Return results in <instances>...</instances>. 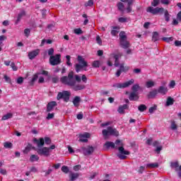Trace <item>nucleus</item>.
I'll return each instance as SVG.
<instances>
[{
  "mask_svg": "<svg viewBox=\"0 0 181 181\" xmlns=\"http://www.w3.org/2000/svg\"><path fill=\"white\" fill-rule=\"evenodd\" d=\"M146 12L152 13V15H158V13L162 15L164 13L165 22H169V21H170V14H169V11H168V10H165V8L162 7L153 8L152 6H149L146 8Z\"/></svg>",
  "mask_w": 181,
  "mask_h": 181,
  "instance_id": "obj_1",
  "label": "nucleus"
},
{
  "mask_svg": "<svg viewBox=\"0 0 181 181\" xmlns=\"http://www.w3.org/2000/svg\"><path fill=\"white\" fill-rule=\"evenodd\" d=\"M61 83L69 86V87H73L76 84V79L74 78V73L71 71L69 73L68 76H62L60 78Z\"/></svg>",
  "mask_w": 181,
  "mask_h": 181,
  "instance_id": "obj_2",
  "label": "nucleus"
},
{
  "mask_svg": "<svg viewBox=\"0 0 181 181\" xmlns=\"http://www.w3.org/2000/svg\"><path fill=\"white\" fill-rule=\"evenodd\" d=\"M78 64L75 65V69L76 73H79V71H81L83 69H85V67L88 66V63L83 58V57L78 55L77 58Z\"/></svg>",
  "mask_w": 181,
  "mask_h": 181,
  "instance_id": "obj_3",
  "label": "nucleus"
},
{
  "mask_svg": "<svg viewBox=\"0 0 181 181\" xmlns=\"http://www.w3.org/2000/svg\"><path fill=\"white\" fill-rule=\"evenodd\" d=\"M102 134L105 137V139H108V135H112L113 136H118L119 135V132L117 131V129L112 128L111 127H108L107 129H103L102 131Z\"/></svg>",
  "mask_w": 181,
  "mask_h": 181,
  "instance_id": "obj_4",
  "label": "nucleus"
},
{
  "mask_svg": "<svg viewBox=\"0 0 181 181\" xmlns=\"http://www.w3.org/2000/svg\"><path fill=\"white\" fill-rule=\"evenodd\" d=\"M120 57V54H112L107 62V65L111 67L112 66V62H115V67H118V66H119V62L118 60H119Z\"/></svg>",
  "mask_w": 181,
  "mask_h": 181,
  "instance_id": "obj_5",
  "label": "nucleus"
},
{
  "mask_svg": "<svg viewBox=\"0 0 181 181\" xmlns=\"http://www.w3.org/2000/svg\"><path fill=\"white\" fill-rule=\"evenodd\" d=\"M35 151L40 156H50V148L47 147H40L36 148Z\"/></svg>",
  "mask_w": 181,
  "mask_h": 181,
  "instance_id": "obj_6",
  "label": "nucleus"
},
{
  "mask_svg": "<svg viewBox=\"0 0 181 181\" xmlns=\"http://www.w3.org/2000/svg\"><path fill=\"white\" fill-rule=\"evenodd\" d=\"M134 83H135V81L134 79H131L129 81L124 82L123 83H115L113 84V87H115V88H127L129 87V86H132Z\"/></svg>",
  "mask_w": 181,
  "mask_h": 181,
  "instance_id": "obj_7",
  "label": "nucleus"
},
{
  "mask_svg": "<svg viewBox=\"0 0 181 181\" xmlns=\"http://www.w3.org/2000/svg\"><path fill=\"white\" fill-rule=\"evenodd\" d=\"M70 92H69L68 90L59 92L57 95V99L62 100V98H63L64 101L68 103L69 100H70Z\"/></svg>",
  "mask_w": 181,
  "mask_h": 181,
  "instance_id": "obj_8",
  "label": "nucleus"
},
{
  "mask_svg": "<svg viewBox=\"0 0 181 181\" xmlns=\"http://www.w3.org/2000/svg\"><path fill=\"white\" fill-rule=\"evenodd\" d=\"M118 151L119 153L117 154V156L119 159H127V156L125 155H129V151H126L125 148H124V146L118 147Z\"/></svg>",
  "mask_w": 181,
  "mask_h": 181,
  "instance_id": "obj_9",
  "label": "nucleus"
},
{
  "mask_svg": "<svg viewBox=\"0 0 181 181\" xmlns=\"http://www.w3.org/2000/svg\"><path fill=\"white\" fill-rule=\"evenodd\" d=\"M81 152L85 156H90L94 152V147L87 146L81 148Z\"/></svg>",
  "mask_w": 181,
  "mask_h": 181,
  "instance_id": "obj_10",
  "label": "nucleus"
},
{
  "mask_svg": "<svg viewBox=\"0 0 181 181\" xmlns=\"http://www.w3.org/2000/svg\"><path fill=\"white\" fill-rule=\"evenodd\" d=\"M60 54H56L55 56H51L49 58V63L51 66H57L60 64Z\"/></svg>",
  "mask_w": 181,
  "mask_h": 181,
  "instance_id": "obj_11",
  "label": "nucleus"
},
{
  "mask_svg": "<svg viewBox=\"0 0 181 181\" xmlns=\"http://www.w3.org/2000/svg\"><path fill=\"white\" fill-rule=\"evenodd\" d=\"M170 168L177 172L178 177H181V165H179V162H172L170 163Z\"/></svg>",
  "mask_w": 181,
  "mask_h": 181,
  "instance_id": "obj_12",
  "label": "nucleus"
},
{
  "mask_svg": "<svg viewBox=\"0 0 181 181\" xmlns=\"http://www.w3.org/2000/svg\"><path fill=\"white\" fill-rule=\"evenodd\" d=\"M129 70V66H124V64H121L119 65V69L116 72V76L119 77L121 76L122 73H125Z\"/></svg>",
  "mask_w": 181,
  "mask_h": 181,
  "instance_id": "obj_13",
  "label": "nucleus"
},
{
  "mask_svg": "<svg viewBox=\"0 0 181 181\" xmlns=\"http://www.w3.org/2000/svg\"><path fill=\"white\" fill-rule=\"evenodd\" d=\"M90 136H91L90 133L85 132L83 134H79V138H80L79 141L81 142H88V138H90Z\"/></svg>",
  "mask_w": 181,
  "mask_h": 181,
  "instance_id": "obj_14",
  "label": "nucleus"
},
{
  "mask_svg": "<svg viewBox=\"0 0 181 181\" xmlns=\"http://www.w3.org/2000/svg\"><path fill=\"white\" fill-rule=\"evenodd\" d=\"M57 105V103L56 101H52L49 103L47 105V112H51L53 111V108Z\"/></svg>",
  "mask_w": 181,
  "mask_h": 181,
  "instance_id": "obj_15",
  "label": "nucleus"
},
{
  "mask_svg": "<svg viewBox=\"0 0 181 181\" xmlns=\"http://www.w3.org/2000/svg\"><path fill=\"white\" fill-rule=\"evenodd\" d=\"M40 50V49H35L28 53V57L30 60H33L37 54H39Z\"/></svg>",
  "mask_w": 181,
  "mask_h": 181,
  "instance_id": "obj_16",
  "label": "nucleus"
},
{
  "mask_svg": "<svg viewBox=\"0 0 181 181\" xmlns=\"http://www.w3.org/2000/svg\"><path fill=\"white\" fill-rule=\"evenodd\" d=\"M139 98V96H138V93L136 92H132L129 94V99L130 101H136Z\"/></svg>",
  "mask_w": 181,
  "mask_h": 181,
  "instance_id": "obj_17",
  "label": "nucleus"
},
{
  "mask_svg": "<svg viewBox=\"0 0 181 181\" xmlns=\"http://www.w3.org/2000/svg\"><path fill=\"white\" fill-rule=\"evenodd\" d=\"M72 88L74 90V91H81V90H84V88H86V86L83 84L75 83Z\"/></svg>",
  "mask_w": 181,
  "mask_h": 181,
  "instance_id": "obj_18",
  "label": "nucleus"
},
{
  "mask_svg": "<svg viewBox=\"0 0 181 181\" xmlns=\"http://www.w3.org/2000/svg\"><path fill=\"white\" fill-rule=\"evenodd\" d=\"M104 148H105L106 149H110V148H112V149H115V144L112 141H106L104 144Z\"/></svg>",
  "mask_w": 181,
  "mask_h": 181,
  "instance_id": "obj_19",
  "label": "nucleus"
},
{
  "mask_svg": "<svg viewBox=\"0 0 181 181\" xmlns=\"http://www.w3.org/2000/svg\"><path fill=\"white\" fill-rule=\"evenodd\" d=\"M23 16H26V11L23 10L18 15L17 20L16 21V25H18V23H19V22H21V19H22V18H23Z\"/></svg>",
  "mask_w": 181,
  "mask_h": 181,
  "instance_id": "obj_20",
  "label": "nucleus"
},
{
  "mask_svg": "<svg viewBox=\"0 0 181 181\" xmlns=\"http://www.w3.org/2000/svg\"><path fill=\"white\" fill-rule=\"evenodd\" d=\"M158 95V90L154 89L150 91L148 94V98L153 99Z\"/></svg>",
  "mask_w": 181,
  "mask_h": 181,
  "instance_id": "obj_21",
  "label": "nucleus"
},
{
  "mask_svg": "<svg viewBox=\"0 0 181 181\" xmlns=\"http://www.w3.org/2000/svg\"><path fill=\"white\" fill-rule=\"evenodd\" d=\"M81 102V98L80 96H75L72 103L74 107H78L80 105V103Z\"/></svg>",
  "mask_w": 181,
  "mask_h": 181,
  "instance_id": "obj_22",
  "label": "nucleus"
},
{
  "mask_svg": "<svg viewBox=\"0 0 181 181\" xmlns=\"http://www.w3.org/2000/svg\"><path fill=\"white\" fill-rule=\"evenodd\" d=\"M34 141L37 144V148H42V146H43V145H45V139L44 138H41V139H40V140L35 139Z\"/></svg>",
  "mask_w": 181,
  "mask_h": 181,
  "instance_id": "obj_23",
  "label": "nucleus"
},
{
  "mask_svg": "<svg viewBox=\"0 0 181 181\" xmlns=\"http://www.w3.org/2000/svg\"><path fill=\"white\" fill-rule=\"evenodd\" d=\"M159 94H162V95H165L166 93H168V88L165 86H160L157 90Z\"/></svg>",
  "mask_w": 181,
  "mask_h": 181,
  "instance_id": "obj_24",
  "label": "nucleus"
},
{
  "mask_svg": "<svg viewBox=\"0 0 181 181\" xmlns=\"http://www.w3.org/2000/svg\"><path fill=\"white\" fill-rule=\"evenodd\" d=\"M125 110H128V105L127 104L119 106L117 111L119 114H124V111H125Z\"/></svg>",
  "mask_w": 181,
  "mask_h": 181,
  "instance_id": "obj_25",
  "label": "nucleus"
},
{
  "mask_svg": "<svg viewBox=\"0 0 181 181\" xmlns=\"http://www.w3.org/2000/svg\"><path fill=\"white\" fill-rule=\"evenodd\" d=\"M119 33V27H112V30H111L112 36H117Z\"/></svg>",
  "mask_w": 181,
  "mask_h": 181,
  "instance_id": "obj_26",
  "label": "nucleus"
},
{
  "mask_svg": "<svg viewBox=\"0 0 181 181\" xmlns=\"http://www.w3.org/2000/svg\"><path fill=\"white\" fill-rule=\"evenodd\" d=\"M146 166L147 168L154 169L155 168H159V164L158 163H148Z\"/></svg>",
  "mask_w": 181,
  "mask_h": 181,
  "instance_id": "obj_27",
  "label": "nucleus"
},
{
  "mask_svg": "<svg viewBox=\"0 0 181 181\" xmlns=\"http://www.w3.org/2000/svg\"><path fill=\"white\" fill-rule=\"evenodd\" d=\"M146 87L147 88H152V87H155V81L150 80L146 82Z\"/></svg>",
  "mask_w": 181,
  "mask_h": 181,
  "instance_id": "obj_28",
  "label": "nucleus"
},
{
  "mask_svg": "<svg viewBox=\"0 0 181 181\" xmlns=\"http://www.w3.org/2000/svg\"><path fill=\"white\" fill-rule=\"evenodd\" d=\"M174 103H175V100L171 97H168L165 103V105L166 107H169L170 105H173Z\"/></svg>",
  "mask_w": 181,
  "mask_h": 181,
  "instance_id": "obj_29",
  "label": "nucleus"
},
{
  "mask_svg": "<svg viewBox=\"0 0 181 181\" xmlns=\"http://www.w3.org/2000/svg\"><path fill=\"white\" fill-rule=\"evenodd\" d=\"M120 45L123 49H128L129 47V43L126 40L120 41Z\"/></svg>",
  "mask_w": 181,
  "mask_h": 181,
  "instance_id": "obj_30",
  "label": "nucleus"
},
{
  "mask_svg": "<svg viewBox=\"0 0 181 181\" xmlns=\"http://www.w3.org/2000/svg\"><path fill=\"white\" fill-rule=\"evenodd\" d=\"M79 175L78 173H72L70 174L69 177L71 181H74L78 177Z\"/></svg>",
  "mask_w": 181,
  "mask_h": 181,
  "instance_id": "obj_31",
  "label": "nucleus"
},
{
  "mask_svg": "<svg viewBox=\"0 0 181 181\" xmlns=\"http://www.w3.org/2000/svg\"><path fill=\"white\" fill-rule=\"evenodd\" d=\"M117 9H119L120 12H124L125 9V6L123 4L122 2L117 3Z\"/></svg>",
  "mask_w": 181,
  "mask_h": 181,
  "instance_id": "obj_32",
  "label": "nucleus"
},
{
  "mask_svg": "<svg viewBox=\"0 0 181 181\" xmlns=\"http://www.w3.org/2000/svg\"><path fill=\"white\" fill-rule=\"evenodd\" d=\"M115 144V149H118V148L121 147V146H124V144L122 143V141L120 140H116Z\"/></svg>",
  "mask_w": 181,
  "mask_h": 181,
  "instance_id": "obj_33",
  "label": "nucleus"
},
{
  "mask_svg": "<svg viewBox=\"0 0 181 181\" xmlns=\"http://www.w3.org/2000/svg\"><path fill=\"white\" fill-rule=\"evenodd\" d=\"M12 117H13V115L12 113H7L2 117L1 120L6 121V119H10V118H12Z\"/></svg>",
  "mask_w": 181,
  "mask_h": 181,
  "instance_id": "obj_34",
  "label": "nucleus"
},
{
  "mask_svg": "<svg viewBox=\"0 0 181 181\" xmlns=\"http://www.w3.org/2000/svg\"><path fill=\"white\" fill-rule=\"evenodd\" d=\"M30 162H37L39 160V157L37 155L33 154L30 157Z\"/></svg>",
  "mask_w": 181,
  "mask_h": 181,
  "instance_id": "obj_35",
  "label": "nucleus"
},
{
  "mask_svg": "<svg viewBox=\"0 0 181 181\" xmlns=\"http://www.w3.org/2000/svg\"><path fill=\"white\" fill-rule=\"evenodd\" d=\"M152 40L153 42H157V40H159V34L158 32H154L153 33Z\"/></svg>",
  "mask_w": 181,
  "mask_h": 181,
  "instance_id": "obj_36",
  "label": "nucleus"
},
{
  "mask_svg": "<svg viewBox=\"0 0 181 181\" xmlns=\"http://www.w3.org/2000/svg\"><path fill=\"white\" fill-rule=\"evenodd\" d=\"M4 146L6 149H12V146H13V145L11 142L6 141L4 143Z\"/></svg>",
  "mask_w": 181,
  "mask_h": 181,
  "instance_id": "obj_37",
  "label": "nucleus"
},
{
  "mask_svg": "<svg viewBox=\"0 0 181 181\" xmlns=\"http://www.w3.org/2000/svg\"><path fill=\"white\" fill-rule=\"evenodd\" d=\"M39 77V74H35L33 76L32 80L30 81V86H33L35 84V81L37 80V78Z\"/></svg>",
  "mask_w": 181,
  "mask_h": 181,
  "instance_id": "obj_38",
  "label": "nucleus"
},
{
  "mask_svg": "<svg viewBox=\"0 0 181 181\" xmlns=\"http://www.w3.org/2000/svg\"><path fill=\"white\" fill-rule=\"evenodd\" d=\"M147 108L148 107L145 105H140L138 107V110H139V111H140V112H144V111H146Z\"/></svg>",
  "mask_w": 181,
  "mask_h": 181,
  "instance_id": "obj_39",
  "label": "nucleus"
},
{
  "mask_svg": "<svg viewBox=\"0 0 181 181\" xmlns=\"http://www.w3.org/2000/svg\"><path fill=\"white\" fill-rule=\"evenodd\" d=\"M100 65H101V63L98 60L94 61L92 63V67H94L95 69L100 67Z\"/></svg>",
  "mask_w": 181,
  "mask_h": 181,
  "instance_id": "obj_40",
  "label": "nucleus"
},
{
  "mask_svg": "<svg viewBox=\"0 0 181 181\" xmlns=\"http://www.w3.org/2000/svg\"><path fill=\"white\" fill-rule=\"evenodd\" d=\"M32 149V146L31 144H28L25 148L23 150V153H29Z\"/></svg>",
  "mask_w": 181,
  "mask_h": 181,
  "instance_id": "obj_41",
  "label": "nucleus"
},
{
  "mask_svg": "<svg viewBox=\"0 0 181 181\" xmlns=\"http://www.w3.org/2000/svg\"><path fill=\"white\" fill-rule=\"evenodd\" d=\"M93 5H94V0H88L84 4V6H86V8H87V6H93Z\"/></svg>",
  "mask_w": 181,
  "mask_h": 181,
  "instance_id": "obj_42",
  "label": "nucleus"
},
{
  "mask_svg": "<svg viewBox=\"0 0 181 181\" xmlns=\"http://www.w3.org/2000/svg\"><path fill=\"white\" fill-rule=\"evenodd\" d=\"M170 129H173V131H176V129H177V124H176L175 121L171 122Z\"/></svg>",
  "mask_w": 181,
  "mask_h": 181,
  "instance_id": "obj_43",
  "label": "nucleus"
},
{
  "mask_svg": "<svg viewBox=\"0 0 181 181\" xmlns=\"http://www.w3.org/2000/svg\"><path fill=\"white\" fill-rule=\"evenodd\" d=\"M119 39H120V42H122V40H125V39H127V35H125L124 32H120Z\"/></svg>",
  "mask_w": 181,
  "mask_h": 181,
  "instance_id": "obj_44",
  "label": "nucleus"
},
{
  "mask_svg": "<svg viewBox=\"0 0 181 181\" xmlns=\"http://www.w3.org/2000/svg\"><path fill=\"white\" fill-rule=\"evenodd\" d=\"M139 84H135L132 87L133 93H136L139 90Z\"/></svg>",
  "mask_w": 181,
  "mask_h": 181,
  "instance_id": "obj_45",
  "label": "nucleus"
},
{
  "mask_svg": "<svg viewBox=\"0 0 181 181\" xmlns=\"http://www.w3.org/2000/svg\"><path fill=\"white\" fill-rule=\"evenodd\" d=\"M163 40L164 42H166L167 43H170V42H173V37H163Z\"/></svg>",
  "mask_w": 181,
  "mask_h": 181,
  "instance_id": "obj_46",
  "label": "nucleus"
},
{
  "mask_svg": "<svg viewBox=\"0 0 181 181\" xmlns=\"http://www.w3.org/2000/svg\"><path fill=\"white\" fill-rule=\"evenodd\" d=\"M74 33H75V35H81L83 30H81V28H76L74 30Z\"/></svg>",
  "mask_w": 181,
  "mask_h": 181,
  "instance_id": "obj_47",
  "label": "nucleus"
},
{
  "mask_svg": "<svg viewBox=\"0 0 181 181\" xmlns=\"http://www.w3.org/2000/svg\"><path fill=\"white\" fill-rule=\"evenodd\" d=\"M156 108H157L156 105H154L153 107H151L149 108L148 112H150V114L153 113V111H156Z\"/></svg>",
  "mask_w": 181,
  "mask_h": 181,
  "instance_id": "obj_48",
  "label": "nucleus"
},
{
  "mask_svg": "<svg viewBox=\"0 0 181 181\" xmlns=\"http://www.w3.org/2000/svg\"><path fill=\"white\" fill-rule=\"evenodd\" d=\"M74 78L75 79V81H77V83H81V77L78 75H74Z\"/></svg>",
  "mask_w": 181,
  "mask_h": 181,
  "instance_id": "obj_49",
  "label": "nucleus"
},
{
  "mask_svg": "<svg viewBox=\"0 0 181 181\" xmlns=\"http://www.w3.org/2000/svg\"><path fill=\"white\" fill-rule=\"evenodd\" d=\"M61 169L64 172V173H68L69 171V167H67L66 165H63Z\"/></svg>",
  "mask_w": 181,
  "mask_h": 181,
  "instance_id": "obj_50",
  "label": "nucleus"
},
{
  "mask_svg": "<svg viewBox=\"0 0 181 181\" xmlns=\"http://www.w3.org/2000/svg\"><path fill=\"white\" fill-rule=\"evenodd\" d=\"M160 0H153L152 2H151V5L152 6H158L159 5V2H160Z\"/></svg>",
  "mask_w": 181,
  "mask_h": 181,
  "instance_id": "obj_51",
  "label": "nucleus"
},
{
  "mask_svg": "<svg viewBox=\"0 0 181 181\" xmlns=\"http://www.w3.org/2000/svg\"><path fill=\"white\" fill-rule=\"evenodd\" d=\"M24 35L26 37H29V35H30V29L27 28L24 30Z\"/></svg>",
  "mask_w": 181,
  "mask_h": 181,
  "instance_id": "obj_52",
  "label": "nucleus"
},
{
  "mask_svg": "<svg viewBox=\"0 0 181 181\" xmlns=\"http://www.w3.org/2000/svg\"><path fill=\"white\" fill-rule=\"evenodd\" d=\"M54 118V113H48L47 119H53Z\"/></svg>",
  "mask_w": 181,
  "mask_h": 181,
  "instance_id": "obj_53",
  "label": "nucleus"
},
{
  "mask_svg": "<svg viewBox=\"0 0 181 181\" xmlns=\"http://www.w3.org/2000/svg\"><path fill=\"white\" fill-rule=\"evenodd\" d=\"M145 170V167L141 165L139 168L138 173L142 174L144 173V171Z\"/></svg>",
  "mask_w": 181,
  "mask_h": 181,
  "instance_id": "obj_54",
  "label": "nucleus"
},
{
  "mask_svg": "<svg viewBox=\"0 0 181 181\" xmlns=\"http://www.w3.org/2000/svg\"><path fill=\"white\" fill-rule=\"evenodd\" d=\"M81 169V165H76L74 166V170L75 172H78V170H80Z\"/></svg>",
  "mask_w": 181,
  "mask_h": 181,
  "instance_id": "obj_55",
  "label": "nucleus"
},
{
  "mask_svg": "<svg viewBox=\"0 0 181 181\" xmlns=\"http://www.w3.org/2000/svg\"><path fill=\"white\" fill-rule=\"evenodd\" d=\"M176 86V82L175 81H171L169 84L170 88H175V86Z\"/></svg>",
  "mask_w": 181,
  "mask_h": 181,
  "instance_id": "obj_56",
  "label": "nucleus"
},
{
  "mask_svg": "<svg viewBox=\"0 0 181 181\" xmlns=\"http://www.w3.org/2000/svg\"><path fill=\"white\" fill-rule=\"evenodd\" d=\"M4 78L6 83H8L9 84H11V78L9 76L4 75Z\"/></svg>",
  "mask_w": 181,
  "mask_h": 181,
  "instance_id": "obj_57",
  "label": "nucleus"
},
{
  "mask_svg": "<svg viewBox=\"0 0 181 181\" xmlns=\"http://www.w3.org/2000/svg\"><path fill=\"white\" fill-rule=\"evenodd\" d=\"M11 69L13 70V71H16L18 70V67L16 66V65H15V63L12 62L10 64Z\"/></svg>",
  "mask_w": 181,
  "mask_h": 181,
  "instance_id": "obj_58",
  "label": "nucleus"
},
{
  "mask_svg": "<svg viewBox=\"0 0 181 181\" xmlns=\"http://www.w3.org/2000/svg\"><path fill=\"white\" fill-rule=\"evenodd\" d=\"M37 74H38V76L40 74H42L43 76H47V74H49V72L47 71L42 70V71L38 72Z\"/></svg>",
  "mask_w": 181,
  "mask_h": 181,
  "instance_id": "obj_59",
  "label": "nucleus"
},
{
  "mask_svg": "<svg viewBox=\"0 0 181 181\" xmlns=\"http://www.w3.org/2000/svg\"><path fill=\"white\" fill-rule=\"evenodd\" d=\"M96 42L98 45H103V41L101 40L100 35L96 36Z\"/></svg>",
  "mask_w": 181,
  "mask_h": 181,
  "instance_id": "obj_60",
  "label": "nucleus"
},
{
  "mask_svg": "<svg viewBox=\"0 0 181 181\" xmlns=\"http://www.w3.org/2000/svg\"><path fill=\"white\" fill-rule=\"evenodd\" d=\"M121 2H127L128 5H132L134 0H120Z\"/></svg>",
  "mask_w": 181,
  "mask_h": 181,
  "instance_id": "obj_61",
  "label": "nucleus"
},
{
  "mask_svg": "<svg viewBox=\"0 0 181 181\" xmlns=\"http://www.w3.org/2000/svg\"><path fill=\"white\" fill-rule=\"evenodd\" d=\"M119 22H120L121 23H124L125 22H127V18H124V17H121L118 19Z\"/></svg>",
  "mask_w": 181,
  "mask_h": 181,
  "instance_id": "obj_62",
  "label": "nucleus"
},
{
  "mask_svg": "<svg viewBox=\"0 0 181 181\" xmlns=\"http://www.w3.org/2000/svg\"><path fill=\"white\" fill-rule=\"evenodd\" d=\"M152 138L148 139L147 141H146V145H152Z\"/></svg>",
  "mask_w": 181,
  "mask_h": 181,
  "instance_id": "obj_63",
  "label": "nucleus"
},
{
  "mask_svg": "<svg viewBox=\"0 0 181 181\" xmlns=\"http://www.w3.org/2000/svg\"><path fill=\"white\" fill-rule=\"evenodd\" d=\"M177 21H179L180 22H181V11H180V12L177 14Z\"/></svg>",
  "mask_w": 181,
  "mask_h": 181,
  "instance_id": "obj_64",
  "label": "nucleus"
}]
</instances>
